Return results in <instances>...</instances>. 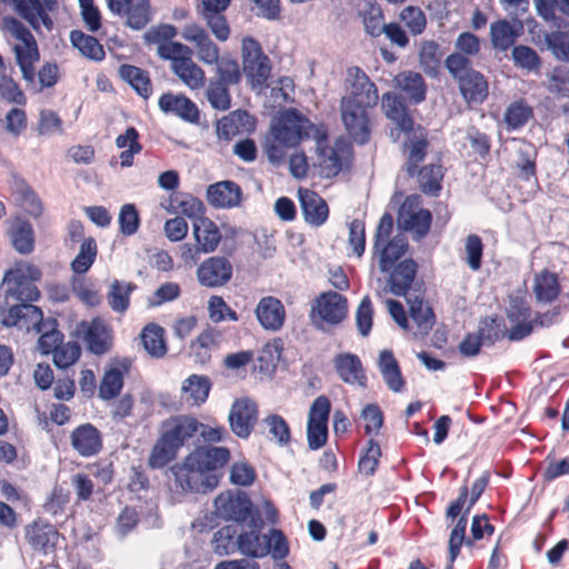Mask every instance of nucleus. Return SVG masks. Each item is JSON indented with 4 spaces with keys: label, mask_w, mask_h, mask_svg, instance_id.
I'll use <instances>...</instances> for the list:
<instances>
[{
    "label": "nucleus",
    "mask_w": 569,
    "mask_h": 569,
    "mask_svg": "<svg viewBox=\"0 0 569 569\" xmlns=\"http://www.w3.org/2000/svg\"><path fill=\"white\" fill-rule=\"evenodd\" d=\"M521 24L516 28L508 20H498L490 26V40L495 49L506 51L511 48L517 41Z\"/></svg>",
    "instance_id": "36"
},
{
    "label": "nucleus",
    "mask_w": 569,
    "mask_h": 569,
    "mask_svg": "<svg viewBox=\"0 0 569 569\" xmlns=\"http://www.w3.org/2000/svg\"><path fill=\"white\" fill-rule=\"evenodd\" d=\"M418 264L413 259H405L391 268L387 280L389 291L397 297H409V289L416 278Z\"/></svg>",
    "instance_id": "24"
},
{
    "label": "nucleus",
    "mask_w": 569,
    "mask_h": 569,
    "mask_svg": "<svg viewBox=\"0 0 569 569\" xmlns=\"http://www.w3.org/2000/svg\"><path fill=\"white\" fill-rule=\"evenodd\" d=\"M70 41L82 56L93 61H101L106 57L103 46L97 38L86 34L80 30H73L70 33Z\"/></svg>",
    "instance_id": "44"
},
{
    "label": "nucleus",
    "mask_w": 569,
    "mask_h": 569,
    "mask_svg": "<svg viewBox=\"0 0 569 569\" xmlns=\"http://www.w3.org/2000/svg\"><path fill=\"white\" fill-rule=\"evenodd\" d=\"M547 89L559 97L569 98V69L559 66L548 74Z\"/></svg>",
    "instance_id": "61"
},
{
    "label": "nucleus",
    "mask_w": 569,
    "mask_h": 569,
    "mask_svg": "<svg viewBox=\"0 0 569 569\" xmlns=\"http://www.w3.org/2000/svg\"><path fill=\"white\" fill-rule=\"evenodd\" d=\"M258 406L249 398L237 399L229 411L228 422L232 433L240 439H248L258 421Z\"/></svg>",
    "instance_id": "13"
},
{
    "label": "nucleus",
    "mask_w": 569,
    "mask_h": 569,
    "mask_svg": "<svg viewBox=\"0 0 569 569\" xmlns=\"http://www.w3.org/2000/svg\"><path fill=\"white\" fill-rule=\"evenodd\" d=\"M418 182L423 193L436 196L441 189L443 178L442 168L439 164H429L417 170Z\"/></svg>",
    "instance_id": "50"
},
{
    "label": "nucleus",
    "mask_w": 569,
    "mask_h": 569,
    "mask_svg": "<svg viewBox=\"0 0 569 569\" xmlns=\"http://www.w3.org/2000/svg\"><path fill=\"white\" fill-rule=\"evenodd\" d=\"M71 445L82 457H92L102 448L100 431L91 423L77 427L71 433Z\"/></svg>",
    "instance_id": "25"
},
{
    "label": "nucleus",
    "mask_w": 569,
    "mask_h": 569,
    "mask_svg": "<svg viewBox=\"0 0 569 569\" xmlns=\"http://www.w3.org/2000/svg\"><path fill=\"white\" fill-rule=\"evenodd\" d=\"M1 4L10 7L37 31L41 26L49 31L53 27L49 13L56 10L57 0H0ZM0 28L20 41L13 46L17 64L29 58H37V53H39L37 41L21 21L13 17H3Z\"/></svg>",
    "instance_id": "2"
},
{
    "label": "nucleus",
    "mask_w": 569,
    "mask_h": 569,
    "mask_svg": "<svg viewBox=\"0 0 569 569\" xmlns=\"http://www.w3.org/2000/svg\"><path fill=\"white\" fill-rule=\"evenodd\" d=\"M137 289L132 282L113 280L107 292V301L112 311L123 313L130 305V296Z\"/></svg>",
    "instance_id": "41"
},
{
    "label": "nucleus",
    "mask_w": 569,
    "mask_h": 569,
    "mask_svg": "<svg viewBox=\"0 0 569 569\" xmlns=\"http://www.w3.org/2000/svg\"><path fill=\"white\" fill-rule=\"evenodd\" d=\"M249 117L247 111L237 110L220 119L217 122V134L219 139L226 141L231 140L241 131Z\"/></svg>",
    "instance_id": "49"
},
{
    "label": "nucleus",
    "mask_w": 569,
    "mask_h": 569,
    "mask_svg": "<svg viewBox=\"0 0 569 569\" xmlns=\"http://www.w3.org/2000/svg\"><path fill=\"white\" fill-rule=\"evenodd\" d=\"M179 448L162 432L153 445L148 458L152 469H161L177 458Z\"/></svg>",
    "instance_id": "39"
},
{
    "label": "nucleus",
    "mask_w": 569,
    "mask_h": 569,
    "mask_svg": "<svg viewBox=\"0 0 569 569\" xmlns=\"http://www.w3.org/2000/svg\"><path fill=\"white\" fill-rule=\"evenodd\" d=\"M545 41L547 48L560 61H569V32L551 31L546 33Z\"/></svg>",
    "instance_id": "60"
},
{
    "label": "nucleus",
    "mask_w": 569,
    "mask_h": 569,
    "mask_svg": "<svg viewBox=\"0 0 569 569\" xmlns=\"http://www.w3.org/2000/svg\"><path fill=\"white\" fill-rule=\"evenodd\" d=\"M41 277V270L31 263L17 264L6 271L0 286L2 296L0 323L2 326L41 331L43 312L34 306L41 297L36 284Z\"/></svg>",
    "instance_id": "1"
},
{
    "label": "nucleus",
    "mask_w": 569,
    "mask_h": 569,
    "mask_svg": "<svg viewBox=\"0 0 569 569\" xmlns=\"http://www.w3.org/2000/svg\"><path fill=\"white\" fill-rule=\"evenodd\" d=\"M199 431V421L189 416H180L164 423L163 433L180 449L186 441Z\"/></svg>",
    "instance_id": "31"
},
{
    "label": "nucleus",
    "mask_w": 569,
    "mask_h": 569,
    "mask_svg": "<svg viewBox=\"0 0 569 569\" xmlns=\"http://www.w3.org/2000/svg\"><path fill=\"white\" fill-rule=\"evenodd\" d=\"M262 527L263 519L260 512L252 516L250 521L241 525L237 551L252 559L269 555V546L266 543L264 535L261 533Z\"/></svg>",
    "instance_id": "9"
},
{
    "label": "nucleus",
    "mask_w": 569,
    "mask_h": 569,
    "mask_svg": "<svg viewBox=\"0 0 569 569\" xmlns=\"http://www.w3.org/2000/svg\"><path fill=\"white\" fill-rule=\"evenodd\" d=\"M511 57L516 67L529 72L537 71L541 64V59L538 53L528 46H515Z\"/></svg>",
    "instance_id": "59"
},
{
    "label": "nucleus",
    "mask_w": 569,
    "mask_h": 569,
    "mask_svg": "<svg viewBox=\"0 0 569 569\" xmlns=\"http://www.w3.org/2000/svg\"><path fill=\"white\" fill-rule=\"evenodd\" d=\"M407 303L409 305V315L415 322L417 330L413 331V336H426L435 326L436 315L432 308L418 296L407 297Z\"/></svg>",
    "instance_id": "30"
},
{
    "label": "nucleus",
    "mask_w": 569,
    "mask_h": 569,
    "mask_svg": "<svg viewBox=\"0 0 569 569\" xmlns=\"http://www.w3.org/2000/svg\"><path fill=\"white\" fill-rule=\"evenodd\" d=\"M532 117V109L523 100L512 102L505 112V122L509 130L522 128Z\"/></svg>",
    "instance_id": "57"
},
{
    "label": "nucleus",
    "mask_w": 569,
    "mask_h": 569,
    "mask_svg": "<svg viewBox=\"0 0 569 569\" xmlns=\"http://www.w3.org/2000/svg\"><path fill=\"white\" fill-rule=\"evenodd\" d=\"M59 533L51 525H38L27 529L28 542L36 550H41L44 553L54 549L58 541Z\"/></svg>",
    "instance_id": "38"
},
{
    "label": "nucleus",
    "mask_w": 569,
    "mask_h": 569,
    "mask_svg": "<svg viewBox=\"0 0 569 569\" xmlns=\"http://www.w3.org/2000/svg\"><path fill=\"white\" fill-rule=\"evenodd\" d=\"M181 37L194 44L197 57L206 64H214L219 60V48L210 39L208 32L196 23L186 24L182 28Z\"/></svg>",
    "instance_id": "17"
},
{
    "label": "nucleus",
    "mask_w": 569,
    "mask_h": 569,
    "mask_svg": "<svg viewBox=\"0 0 569 569\" xmlns=\"http://www.w3.org/2000/svg\"><path fill=\"white\" fill-rule=\"evenodd\" d=\"M171 70L191 90L200 89L204 86V71L192 60V57H187L186 60Z\"/></svg>",
    "instance_id": "48"
},
{
    "label": "nucleus",
    "mask_w": 569,
    "mask_h": 569,
    "mask_svg": "<svg viewBox=\"0 0 569 569\" xmlns=\"http://www.w3.org/2000/svg\"><path fill=\"white\" fill-rule=\"evenodd\" d=\"M372 107L357 104L348 100H341L340 110L345 128L352 140L365 144L370 138L368 110Z\"/></svg>",
    "instance_id": "12"
},
{
    "label": "nucleus",
    "mask_w": 569,
    "mask_h": 569,
    "mask_svg": "<svg viewBox=\"0 0 569 569\" xmlns=\"http://www.w3.org/2000/svg\"><path fill=\"white\" fill-rule=\"evenodd\" d=\"M88 350L97 356L104 355L111 347L110 331L100 320H93L84 332Z\"/></svg>",
    "instance_id": "35"
},
{
    "label": "nucleus",
    "mask_w": 569,
    "mask_h": 569,
    "mask_svg": "<svg viewBox=\"0 0 569 569\" xmlns=\"http://www.w3.org/2000/svg\"><path fill=\"white\" fill-rule=\"evenodd\" d=\"M449 73L459 83V89L468 103H482L488 97V82L483 74L471 67L468 57L451 53L445 60Z\"/></svg>",
    "instance_id": "3"
},
{
    "label": "nucleus",
    "mask_w": 569,
    "mask_h": 569,
    "mask_svg": "<svg viewBox=\"0 0 569 569\" xmlns=\"http://www.w3.org/2000/svg\"><path fill=\"white\" fill-rule=\"evenodd\" d=\"M207 99L210 106L219 111L229 110L231 107V96L229 86L211 79L206 90Z\"/></svg>",
    "instance_id": "55"
},
{
    "label": "nucleus",
    "mask_w": 569,
    "mask_h": 569,
    "mask_svg": "<svg viewBox=\"0 0 569 569\" xmlns=\"http://www.w3.org/2000/svg\"><path fill=\"white\" fill-rule=\"evenodd\" d=\"M395 81L401 92L413 103L418 104L426 99V83L420 73L405 71L399 73Z\"/></svg>",
    "instance_id": "37"
},
{
    "label": "nucleus",
    "mask_w": 569,
    "mask_h": 569,
    "mask_svg": "<svg viewBox=\"0 0 569 569\" xmlns=\"http://www.w3.org/2000/svg\"><path fill=\"white\" fill-rule=\"evenodd\" d=\"M211 389L210 380L204 376L191 375L182 385V392L186 400L192 406H199L206 402Z\"/></svg>",
    "instance_id": "46"
},
{
    "label": "nucleus",
    "mask_w": 569,
    "mask_h": 569,
    "mask_svg": "<svg viewBox=\"0 0 569 569\" xmlns=\"http://www.w3.org/2000/svg\"><path fill=\"white\" fill-rule=\"evenodd\" d=\"M158 104L162 112L173 114L186 122L198 123L200 120L197 104L183 94L163 93Z\"/></svg>",
    "instance_id": "21"
},
{
    "label": "nucleus",
    "mask_w": 569,
    "mask_h": 569,
    "mask_svg": "<svg viewBox=\"0 0 569 569\" xmlns=\"http://www.w3.org/2000/svg\"><path fill=\"white\" fill-rule=\"evenodd\" d=\"M239 525H227L214 532L212 538L213 551L218 556H229L237 552Z\"/></svg>",
    "instance_id": "42"
},
{
    "label": "nucleus",
    "mask_w": 569,
    "mask_h": 569,
    "mask_svg": "<svg viewBox=\"0 0 569 569\" xmlns=\"http://www.w3.org/2000/svg\"><path fill=\"white\" fill-rule=\"evenodd\" d=\"M533 292L539 302L551 303L560 293V284L556 273L543 270L536 276Z\"/></svg>",
    "instance_id": "40"
},
{
    "label": "nucleus",
    "mask_w": 569,
    "mask_h": 569,
    "mask_svg": "<svg viewBox=\"0 0 569 569\" xmlns=\"http://www.w3.org/2000/svg\"><path fill=\"white\" fill-rule=\"evenodd\" d=\"M233 268L231 262L224 257H210L206 259L197 269V279L199 283L207 288H218L224 286L232 277Z\"/></svg>",
    "instance_id": "15"
},
{
    "label": "nucleus",
    "mask_w": 569,
    "mask_h": 569,
    "mask_svg": "<svg viewBox=\"0 0 569 569\" xmlns=\"http://www.w3.org/2000/svg\"><path fill=\"white\" fill-rule=\"evenodd\" d=\"M432 216L428 209L412 210L407 203L399 211L398 221L401 228L412 232L417 239L426 237L430 230Z\"/></svg>",
    "instance_id": "29"
},
{
    "label": "nucleus",
    "mask_w": 569,
    "mask_h": 569,
    "mask_svg": "<svg viewBox=\"0 0 569 569\" xmlns=\"http://www.w3.org/2000/svg\"><path fill=\"white\" fill-rule=\"evenodd\" d=\"M190 455L209 475L217 476L219 481L223 475V468L231 459V452L226 447L210 445L199 446Z\"/></svg>",
    "instance_id": "20"
},
{
    "label": "nucleus",
    "mask_w": 569,
    "mask_h": 569,
    "mask_svg": "<svg viewBox=\"0 0 569 569\" xmlns=\"http://www.w3.org/2000/svg\"><path fill=\"white\" fill-rule=\"evenodd\" d=\"M408 250V241L397 234L389 241L382 242L381 246H373V257L378 258L379 269L382 273H387L395 267L396 262L401 259Z\"/></svg>",
    "instance_id": "27"
},
{
    "label": "nucleus",
    "mask_w": 569,
    "mask_h": 569,
    "mask_svg": "<svg viewBox=\"0 0 569 569\" xmlns=\"http://www.w3.org/2000/svg\"><path fill=\"white\" fill-rule=\"evenodd\" d=\"M442 52L440 46L433 41H423L419 51V60L423 71L436 74L441 63Z\"/></svg>",
    "instance_id": "53"
},
{
    "label": "nucleus",
    "mask_w": 569,
    "mask_h": 569,
    "mask_svg": "<svg viewBox=\"0 0 569 569\" xmlns=\"http://www.w3.org/2000/svg\"><path fill=\"white\" fill-rule=\"evenodd\" d=\"M193 234L204 253L213 252L221 240L218 226L207 217L193 221Z\"/></svg>",
    "instance_id": "33"
},
{
    "label": "nucleus",
    "mask_w": 569,
    "mask_h": 569,
    "mask_svg": "<svg viewBox=\"0 0 569 569\" xmlns=\"http://www.w3.org/2000/svg\"><path fill=\"white\" fill-rule=\"evenodd\" d=\"M382 109L386 117L393 121L403 133L416 127L413 119L407 112L405 103L397 94L385 93L382 96Z\"/></svg>",
    "instance_id": "32"
},
{
    "label": "nucleus",
    "mask_w": 569,
    "mask_h": 569,
    "mask_svg": "<svg viewBox=\"0 0 569 569\" xmlns=\"http://www.w3.org/2000/svg\"><path fill=\"white\" fill-rule=\"evenodd\" d=\"M259 512L253 509L252 501L248 493L240 490H228L221 492L214 499V513L226 521H233L234 525H244L252 516Z\"/></svg>",
    "instance_id": "7"
},
{
    "label": "nucleus",
    "mask_w": 569,
    "mask_h": 569,
    "mask_svg": "<svg viewBox=\"0 0 569 569\" xmlns=\"http://www.w3.org/2000/svg\"><path fill=\"white\" fill-rule=\"evenodd\" d=\"M119 228L123 236L134 234L140 227V217L134 204L126 203L119 212Z\"/></svg>",
    "instance_id": "64"
},
{
    "label": "nucleus",
    "mask_w": 569,
    "mask_h": 569,
    "mask_svg": "<svg viewBox=\"0 0 569 569\" xmlns=\"http://www.w3.org/2000/svg\"><path fill=\"white\" fill-rule=\"evenodd\" d=\"M320 130L298 110L289 109L272 124L271 133L276 142L286 147H296L303 139H315Z\"/></svg>",
    "instance_id": "5"
},
{
    "label": "nucleus",
    "mask_w": 569,
    "mask_h": 569,
    "mask_svg": "<svg viewBox=\"0 0 569 569\" xmlns=\"http://www.w3.org/2000/svg\"><path fill=\"white\" fill-rule=\"evenodd\" d=\"M243 73L253 88L266 84L270 77L269 58L262 52L260 43L253 38L242 41Z\"/></svg>",
    "instance_id": "8"
},
{
    "label": "nucleus",
    "mask_w": 569,
    "mask_h": 569,
    "mask_svg": "<svg viewBox=\"0 0 569 569\" xmlns=\"http://www.w3.org/2000/svg\"><path fill=\"white\" fill-rule=\"evenodd\" d=\"M299 199L307 223L313 227H320L327 221L329 214L328 204L317 192L300 189Z\"/></svg>",
    "instance_id": "26"
},
{
    "label": "nucleus",
    "mask_w": 569,
    "mask_h": 569,
    "mask_svg": "<svg viewBox=\"0 0 569 569\" xmlns=\"http://www.w3.org/2000/svg\"><path fill=\"white\" fill-rule=\"evenodd\" d=\"M335 370L339 378L348 385L367 387V375L361 359L351 352H341L332 360Z\"/></svg>",
    "instance_id": "19"
},
{
    "label": "nucleus",
    "mask_w": 569,
    "mask_h": 569,
    "mask_svg": "<svg viewBox=\"0 0 569 569\" xmlns=\"http://www.w3.org/2000/svg\"><path fill=\"white\" fill-rule=\"evenodd\" d=\"M39 60L40 53H37V58L32 57L26 61L22 60V62L18 64L27 88L37 93L53 87L58 82V66L47 62L36 72L34 66Z\"/></svg>",
    "instance_id": "14"
},
{
    "label": "nucleus",
    "mask_w": 569,
    "mask_h": 569,
    "mask_svg": "<svg viewBox=\"0 0 569 569\" xmlns=\"http://www.w3.org/2000/svg\"><path fill=\"white\" fill-rule=\"evenodd\" d=\"M207 200L213 208H234L241 203L242 190L231 180L219 181L207 188Z\"/></svg>",
    "instance_id": "23"
},
{
    "label": "nucleus",
    "mask_w": 569,
    "mask_h": 569,
    "mask_svg": "<svg viewBox=\"0 0 569 569\" xmlns=\"http://www.w3.org/2000/svg\"><path fill=\"white\" fill-rule=\"evenodd\" d=\"M538 14L548 22H558L562 19L557 16V11L568 17L569 14V0H533Z\"/></svg>",
    "instance_id": "56"
},
{
    "label": "nucleus",
    "mask_w": 569,
    "mask_h": 569,
    "mask_svg": "<svg viewBox=\"0 0 569 569\" xmlns=\"http://www.w3.org/2000/svg\"><path fill=\"white\" fill-rule=\"evenodd\" d=\"M407 140L403 146L408 150L406 171L408 176L413 177L417 173L419 164L425 160L429 146L427 131L423 127L417 126L405 132Z\"/></svg>",
    "instance_id": "22"
},
{
    "label": "nucleus",
    "mask_w": 569,
    "mask_h": 569,
    "mask_svg": "<svg viewBox=\"0 0 569 569\" xmlns=\"http://www.w3.org/2000/svg\"><path fill=\"white\" fill-rule=\"evenodd\" d=\"M347 96L341 100H348L357 104L376 107L379 101V94L376 84L370 81L366 72L359 67H351L346 77Z\"/></svg>",
    "instance_id": "10"
},
{
    "label": "nucleus",
    "mask_w": 569,
    "mask_h": 569,
    "mask_svg": "<svg viewBox=\"0 0 569 569\" xmlns=\"http://www.w3.org/2000/svg\"><path fill=\"white\" fill-rule=\"evenodd\" d=\"M157 53L161 59L169 60L171 62V69H173L181 61L186 60L187 57H192L193 52L191 48L183 43L169 41L158 46Z\"/></svg>",
    "instance_id": "58"
},
{
    "label": "nucleus",
    "mask_w": 569,
    "mask_h": 569,
    "mask_svg": "<svg viewBox=\"0 0 569 569\" xmlns=\"http://www.w3.org/2000/svg\"><path fill=\"white\" fill-rule=\"evenodd\" d=\"M98 253L96 240L92 237L86 238L78 254L71 262V269L77 274H84L93 264Z\"/></svg>",
    "instance_id": "52"
},
{
    "label": "nucleus",
    "mask_w": 569,
    "mask_h": 569,
    "mask_svg": "<svg viewBox=\"0 0 569 569\" xmlns=\"http://www.w3.org/2000/svg\"><path fill=\"white\" fill-rule=\"evenodd\" d=\"M146 351L153 358H161L167 352L164 330L156 323L147 325L140 335Z\"/></svg>",
    "instance_id": "47"
},
{
    "label": "nucleus",
    "mask_w": 569,
    "mask_h": 569,
    "mask_svg": "<svg viewBox=\"0 0 569 569\" xmlns=\"http://www.w3.org/2000/svg\"><path fill=\"white\" fill-rule=\"evenodd\" d=\"M130 366V360L123 359L104 371L99 386V397L102 400L109 401L120 395L123 388V377L128 373Z\"/></svg>",
    "instance_id": "28"
},
{
    "label": "nucleus",
    "mask_w": 569,
    "mask_h": 569,
    "mask_svg": "<svg viewBox=\"0 0 569 569\" xmlns=\"http://www.w3.org/2000/svg\"><path fill=\"white\" fill-rule=\"evenodd\" d=\"M263 422L269 429L272 439L281 447L287 446L291 440L290 428L287 421L279 415H269Z\"/></svg>",
    "instance_id": "62"
},
{
    "label": "nucleus",
    "mask_w": 569,
    "mask_h": 569,
    "mask_svg": "<svg viewBox=\"0 0 569 569\" xmlns=\"http://www.w3.org/2000/svg\"><path fill=\"white\" fill-rule=\"evenodd\" d=\"M126 18V24L133 30L143 29L151 20L149 0H128L126 12H121Z\"/></svg>",
    "instance_id": "45"
},
{
    "label": "nucleus",
    "mask_w": 569,
    "mask_h": 569,
    "mask_svg": "<svg viewBox=\"0 0 569 569\" xmlns=\"http://www.w3.org/2000/svg\"><path fill=\"white\" fill-rule=\"evenodd\" d=\"M254 315L259 325L267 331L277 332L284 325V306L273 296L262 297L256 306Z\"/></svg>",
    "instance_id": "18"
},
{
    "label": "nucleus",
    "mask_w": 569,
    "mask_h": 569,
    "mask_svg": "<svg viewBox=\"0 0 569 569\" xmlns=\"http://www.w3.org/2000/svg\"><path fill=\"white\" fill-rule=\"evenodd\" d=\"M378 368L383 381L393 392L402 391L405 379L401 375L397 359L391 350H382L379 355Z\"/></svg>",
    "instance_id": "34"
},
{
    "label": "nucleus",
    "mask_w": 569,
    "mask_h": 569,
    "mask_svg": "<svg viewBox=\"0 0 569 569\" xmlns=\"http://www.w3.org/2000/svg\"><path fill=\"white\" fill-rule=\"evenodd\" d=\"M119 74L139 96L144 99L149 98L152 92V87L147 71L136 66L122 64L119 68Z\"/></svg>",
    "instance_id": "43"
},
{
    "label": "nucleus",
    "mask_w": 569,
    "mask_h": 569,
    "mask_svg": "<svg viewBox=\"0 0 569 569\" xmlns=\"http://www.w3.org/2000/svg\"><path fill=\"white\" fill-rule=\"evenodd\" d=\"M315 140L321 174L326 178L337 176L342 169L343 160L350 154L349 147L341 141H337L333 147L328 146L327 134L322 130L319 131V136Z\"/></svg>",
    "instance_id": "11"
},
{
    "label": "nucleus",
    "mask_w": 569,
    "mask_h": 569,
    "mask_svg": "<svg viewBox=\"0 0 569 569\" xmlns=\"http://www.w3.org/2000/svg\"><path fill=\"white\" fill-rule=\"evenodd\" d=\"M362 22L366 32L377 38L382 34L385 26V14L381 7L377 3H369L361 11Z\"/></svg>",
    "instance_id": "54"
},
{
    "label": "nucleus",
    "mask_w": 569,
    "mask_h": 569,
    "mask_svg": "<svg viewBox=\"0 0 569 569\" xmlns=\"http://www.w3.org/2000/svg\"><path fill=\"white\" fill-rule=\"evenodd\" d=\"M11 241L20 253H30L33 250V229L30 222L18 220L10 230Z\"/></svg>",
    "instance_id": "51"
},
{
    "label": "nucleus",
    "mask_w": 569,
    "mask_h": 569,
    "mask_svg": "<svg viewBox=\"0 0 569 569\" xmlns=\"http://www.w3.org/2000/svg\"><path fill=\"white\" fill-rule=\"evenodd\" d=\"M348 312V300L337 291L320 293L311 306L310 319L320 331H327L329 327L341 323Z\"/></svg>",
    "instance_id": "6"
},
{
    "label": "nucleus",
    "mask_w": 569,
    "mask_h": 569,
    "mask_svg": "<svg viewBox=\"0 0 569 569\" xmlns=\"http://www.w3.org/2000/svg\"><path fill=\"white\" fill-rule=\"evenodd\" d=\"M52 353L54 365L60 369H66L79 359L81 349L77 342H67L53 348Z\"/></svg>",
    "instance_id": "63"
},
{
    "label": "nucleus",
    "mask_w": 569,
    "mask_h": 569,
    "mask_svg": "<svg viewBox=\"0 0 569 569\" xmlns=\"http://www.w3.org/2000/svg\"><path fill=\"white\" fill-rule=\"evenodd\" d=\"M189 453L180 463L170 468L173 476V488L177 492L206 495L219 486V478L209 475Z\"/></svg>",
    "instance_id": "4"
},
{
    "label": "nucleus",
    "mask_w": 569,
    "mask_h": 569,
    "mask_svg": "<svg viewBox=\"0 0 569 569\" xmlns=\"http://www.w3.org/2000/svg\"><path fill=\"white\" fill-rule=\"evenodd\" d=\"M508 320L513 325L507 337L511 341H519L532 332L533 321L530 320L531 309L527 301L519 297H512L507 309Z\"/></svg>",
    "instance_id": "16"
}]
</instances>
